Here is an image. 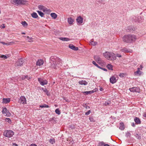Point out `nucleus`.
<instances>
[{
    "label": "nucleus",
    "instance_id": "43",
    "mask_svg": "<svg viewBox=\"0 0 146 146\" xmlns=\"http://www.w3.org/2000/svg\"><path fill=\"white\" fill-rule=\"evenodd\" d=\"M131 135V134L130 133L127 131L126 134V136L128 137H130Z\"/></svg>",
    "mask_w": 146,
    "mask_h": 146
},
{
    "label": "nucleus",
    "instance_id": "28",
    "mask_svg": "<svg viewBox=\"0 0 146 146\" xmlns=\"http://www.w3.org/2000/svg\"><path fill=\"white\" fill-rule=\"evenodd\" d=\"M113 66L110 64H108L107 66V68L110 70H113Z\"/></svg>",
    "mask_w": 146,
    "mask_h": 146
},
{
    "label": "nucleus",
    "instance_id": "24",
    "mask_svg": "<svg viewBox=\"0 0 146 146\" xmlns=\"http://www.w3.org/2000/svg\"><path fill=\"white\" fill-rule=\"evenodd\" d=\"M79 83L81 85H86L87 84L88 82L85 80H82L79 81Z\"/></svg>",
    "mask_w": 146,
    "mask_h": 146
},
{
    "label": "nucleus",
    "instance_id": "17",
    "mask_svg": "<svg viewBox=\"0 0 146 146\" xmlns=\"http://www.w3.org/2000/svg\"><path fill=\"white\" fill-rule=\"evenodd\" d=\"M68 46L70 48L73 50H78V47H75L72 44H70Z\"/></svg>",
    "mask_w": 146,
    "mask_h": 146
},
{
    "label": "nucleus",
    "instance_id": "7",
    "mask_svg": "<svg viewBox=\"0 0 146 146\" xmlns=\"http://www.w3.org/2000/svg\"><path fill=\"white\" fill-rule=\"evenodd\" d=\"M23 60L22 58L19 59L15 63V65L16 66H20L23 65Z\"/></svg>",
    "mask_w": 146,
    "mask_h": 146
},
{
    "label": "nucleus",
    "instance_id": "47",
    "mask_svg": "<svg viewBox=\"0 0 146 146\" xmlns=\"http://www.w3.org/2000/svg\"><path fill=\"white\" fill-rule=\"evenodd\" d=\"M116 56L117 57H121V55L120 54H116Z\"/></svg>",
    "mask_w": 146,
    "mask_h": 146
},
{
    "label": "nucleus",
    "instance_id": "2",
    "mask_svg": "<svg viewBox=\"0 0 146 146\" xmlns=\"http://www.w3.org/2000/svg\"><path fill=\"white\" fill-rule=\"evenodd\" d=\"M123 41L127 43H131L135 41L136 36L133 35L128 34L124 35L122 38Z\"/></svg>",
    "mask_w": 146,
    "mask_h": 146
},
{
    "label": "nucleus",
    "instance_id": "18",
    "mask_svg": "<svg viewBox=\"0 0 146 146\" xmlns=\"http://www.w3.org/2000/svg\"><path fill=\"white\" fill-rule=\"evenodd\" d=\"M43 64V61L41 59L38 60L36 62V65L37 66H40L42 65Z\"/></svg>",
    "mask_w": 146,
    "mask_h": 146
},
{
    "label": "nucleus",
    "instance_id": "15",
    "mask_svg": "<svg viewBox=\"0 0 146 146\" xmlns=\"http://www.w3.org/2000/svg\"><path fill=\"white\" fill-rule=\"evenodd\" d=\"M2 112L3 113L6 114V115L7 116H9L11 115L10 113H8V110H7L6 108H3Z\"/></svg>",
    "mask_w": 146,
    "mask_h": 146
},
{
    "label": "nucleus",
    "instance_id": "44",
    "mask_svg": "<svg viewBox=\"0 0 146 146\" xmlns=\"http://www.w3.org/2000/svg\"><path fill=\"white\" fill-rule=\"evenodd\" d=\"M90 113H91L90 110H89L88 111V112H87L85 113V115H89Z\"/></svg>",
    "mask_w": 146,
    "mask_h": 146
},
{
    "label": "nucleus",
    "instance_id": "4",
    "mask_svg": "<svg viewBox=\"0 0 146 146\" xmlns=\"http://www.w3.org/2000/svg\"><path fill=\"white\" fill-rule=\"evenodd\" d=\"M27 2V1H11V3L16 5H24Z\"/></svg>",
    "mask_w": 146,
    "mask_h": 146
},
{
    "label": "nucleus",
    "instance_id": "56",
    "mask_svg": "<svg viewBox=\"0 0 146 146\" xmlns=\"http://www.w3.org/2000/svg\"><path fill=\"white\" fill-rule=\"evenodd\" d=\"M70 127L72 129H73L74 128V125H72Z\"/></svg>",
    "mask_w": 146,
    "mask_h": 146
},
{
    "label": "nucleus",
    "instance_id": "48",
    "mask_svg": "<svg viewBox=\"0 0 146 146\" xmlns=\"http://www.w3.org/2000/svg\"><path fill=\"white\" fill-rule=\"evenodd\" d=\"M1 27L2 28H4L5 27V26L4 24H3L1 26Z\"/></svg>",
    "mask_w": 146,
    "mask_h": 146
},
{
    "label": "nucleus",
    "instance_id": "55",
    "mask_svg": "<svg viewBox=\"0 0 146 146\" xmlns=\"http://www.w3.org/2000/svg\"><path fill=\"white\" fill-rule=\"evenodd\" d=\"M109 104V103H108L107 102H106L105 103V105H106H106H108Z\"/></svg>",
    "mask_w": 146,
    "mask_h": 146
},
{
    "label": "nucleus",
    "instance_id": "6",
    "mask_svg": "<svg viewBox=\"0 0 146 146\" xmlns=\"http://www.w3.org/2000/svg\"><path fill=\"white\" fill-rule=\"evenodd\" d=\"M38 8L40 10H42L46 13L49 12L50 11V10L47 9L46 8L42 5H39L38 6Z\"/></svg>",
    "mask_w": 146,
    "mask_h": 146
},
{
    "label": "nucleus",
    "instance_id": "57",
    "mask_svg": "<svg viewBox=\"0 0 146 146\" xmlns=\"http://www.w3.org/2000/svg\"><path fill=\"white\" fill-rule=\"evenodd\" d=\"M104 146H110L108 144H105Z\"/></svg>",
    "mask_w": 146,
    "mask_h": 146
},
{
    "label": "nucleus",
    "instance_id": "35",
    "mask_svg": "<svg viewBox=\"0 0 146 146\" xmlns=\"http://www.w3.org/2000/svg\"><path fill=\"white\" fill-rule=\"evenodd\" d=\"M105 144L104 143L103 141L100 142L98 143V146H104Z\"/></svg>",
    "mask_w": 146,
    "mask_h": 146
},
{
    "label": "nucleus",
    "instance_id": "5",
    "mask_svg": "<svg viewBox=\"0 0 146 146\" xmlns=\"http://www.w3.org/2000/svg\"><path fill=\"white\" fill-rule=\"evenodd\" d=\"M13 132L11 130H7L4 131V135L8 137H11L14 135Z\"/></svg>",
    "mask_w": 146,
    "mask_h": 146
},
{
    "label": "nucleus",
    "instance_id": "10",
    "mask_svg": "<svg viewBox=\"0 0 146 146\" xmlns=\"http://www.w3.org/2000/svg\"><path fill=\"white\" fill-rule=\"evenodd\" d=\"M38 81L40 84L42 86L46 85L47 84V81L46 80L42 79L41 78H38Z\"/></svg>",
    "mask_w": 146,
    "mask_h": 146
},
{
    "label": "nucleus",
    "instance_id": "29",
    "mask_svg": "<svg viewBox=\"0 0 146 146\" xmlns=\"http://www.w3.org/2000/svg\"><path fill=\"white\" fill-rule=\"evenodd\" d=\"M21 24L24 27H27L28 25L27 23L25 21H22L21 22Z\"/></svg>",
    "mask_w": 146,
    "mask_h": 146
},
{
    "label": "nucleus",
    "instance_id": "42",
    "mask_svg": "<svg viewBox=\"0 0 146 146\" xmlns=\"http://www.w3.org/2000/svg\"><path fill=\"white\" fill-rule=\"evenodd\" d=\"M0 57L1 58H3L4 59H6L7 58L6 56L3 55L0 56Z\"/></svg>",
    "mask_w": 146,
    "mask_h": 146
},
{
    "label": "nucleus",
    "instance_id": "34",
    "mask_svg": "<svg viewBox=\"0 0 146 146\" xmlns=\"http://www.w3.org/2000/svg\"><path fill=\"white\" fill-rule=\"evenodd\" d=\"M140 19L141 17H135L134 20L135 21L139 22L140 21Z\"/></svg>",
    "mask_w": 146,
    "mask_h": 146
},
{
    "label": "nucleus",
    "instance_id": "33",
    "mask_svg": "<svg viewBox=\"0 0 146 146\" xmlns=\"http://www.w3.org/2000/svg\"><path fill=\"white\" fill-rule=\"evenodd\" d=\"M31 78H32L30 76L28 77V76L26 75V76H23L22 77V79L23 80H24V79H25L26 78H27L28 80H29V79Z\"/></svg>",
    "mask_w": 146,
    "mask_h": 146
},
{
    "label": "nucleus",
    "instance_id": "45",
    "mask_svg": "<svg viewBox=\"0 0 146 146\" xmlns=\"http://www.w3.org/2000/svg\"><path fill=\"white\" fill-rule=\"evenodd\" d=\"M92 63L93 64H94L95 66H98V65L96 63V62L94 61H93L92 62Z\"/></svg>",
    "mask_w": 146,
    "mask_h": 146
},
{
    "label": "nucleus",
    "instance_id": "37",
    "mask_svg": "<svg viewBox=\"0 0 146 146\" xmlns=\"http://www.w3.org/2000/svg\"><path fill=\"white\" fill-rule=\"evenodd\" d=\"M49 142L52 144H53L55 142V140L54 139H50Z\"/></svg>",
    "mask_w": 146,
    "mask_h": 146
},
{
    "label": "nucleus",
    "instance_id": "36",
    "mask_svg": "<svg viewBox=\"0 0 146 146\" xmlns=\"http://www.w3.org/2000/svg\"><path fill=\"white\" fill-rule=\"evenodd\" d=\"M37 12L40 16H41V17H43L44 15V14L43 13L41 12L40 11H37Z\"/></svg>",
    "mask_w": 146,
    "mask_h": 146
},
{
    "label": "nucleus",
    "instance_id": "32",
    "mask_svg": "<svg viewBox=\"0 0 146 146\" xmlns=\"http://www.w3.org/2000/svg\"><path fill=\"white\" fill-rule=\"evenodd\" d=\"M42 90L44 92L47 96H49L50 94L48 90L46 89H44L42 88Z\"/></svg>",
    "mask_w": 146,
    "mask_h": 146
},
{
    "label": "nucleus",
    "instance_id": "53",
    "mask_svg": "<svg viewBox=\"0 0 146 146\" xmlns=\"http://www.w3.org/2000/svg\"><path fill=\"white\" fill-rule=\"evenodd\" d=\"M30 146H37L35 144H31L30 145Z\"/></svg>",
    "mask_w": 146,
    "mask_h": 146
},
{
    "label": "nucleus",
    "instance_id": "30",
    "mask_svg": "<svg viewBox=\"0 0 146 146\" xmlns=\"http://www.w3.org/2000/svg\"><path fill=\"white\" fill-rule=\"evenodd\" d=\"M50 16L54 19H55L57 17V15L54 13H51Z\"/></svg>",
    "mask_w": 146,
    "mask_h": 146
},
{
    "label": "nucleus",
    "instance_id": "61",
    "mask_svg": "<svg viewBox=\"0 0 146 146\" xmlns=\"http://www.w3.org/2000/svg\"><path fill=\"white\" fill-rule=\"evenodd\" d=\"M86 109L90 108V107H89V106H88V107H86Z\"/></svg>",
    "mask_w": 146,
    "mask_h": 146
},
{
    "label": "nucleus",
    "instance_id": "11",
    "mask_svg": "<svg viewBox=\"0 0 146 146\" xmlns=\"http://www.w3.org/2000/svg\"><path fill=\"white\" fill-rule=\"evenodd\" d=\"M121 51L124 53L130 52L131 53L132 52V50L130 49H128L125 48H123L121 49Z\"/></svg>",
    "mask_w": 146,
    "mask_h": 146
},
{
    "label": "nucleus",
    "instance_id": "27",
    "mask_svg": "<svg viewBox=\"0 0 146 146\" xmlns=\"http://www.w3.org/2000/svg\"><path fill=\"white\" fill-rule=\"evenodd\" d=\"M134 120L135 121V122L137 124H139L140 123V122H141L140 120L139 119L138 117H135L134 119Z\"/></svg>",
    "mask_w": 146,
    "mask_h": 146
},
{
    "label": "nucleus",
    "instance_id": "14",
    "mask_svg": "<svg viewBox=\"0 0 146 146\" xmlns=\"http://www.w3.org/2000/svg\"><path fill=\"white\" fill-rule=\"evenodd\" d=\"M76 21L78 24H81L83 22V19L81 16L78 17L76 19Z\"/></svg>",
    "mask_w": 146,
    "mask_h": 146
},
{
    "label": "nucleus",
    "instance_id": "41",
    "mask_svg": "<svg viewBox=\"0 0 146 146\" xmlns=\"http://www.w3.org/2000/svg\"><path fill=\"white\" fill-rule=\"evenodd\" d=\"M0 42L2 44H5V45H10L11 43V42H10L9 43H5L3 42Z\"/></svg>",
    "mask_w": 146,
    "mask_h": 146
},
{
    "label": "nucleus",
    "instance_id": "12",
    "mask_svg": "<svg viewBox=\"0 0 146 146\" xmlns=\"http://www.w3.org/2000/svg\"><path fill=\"white\" fill-rule=\"evenodd\" d=\"M97 89L96 88H95L94 90H92L88 91L83 92H82V93L85 95H87L88 94H92V93H94V92H96V90Z\"/></svg>",
    "mask_w": 146,
    "mask_h": 146
},
{
    "label": "nucleus",
    "instance_id": "20",
    "mask_svg": "<svg viewBox=\"0 0 146 146\" xmlns=\"http://www.w3.org/2000/svg\"><path fill=\"white\" fill-rule=\"evenodd\" d=\"M10 101L9 98H3V102L5 104H7L9 103Z\"/></svg>",
    "mask_w": 146,
    "mask_h": 146
},
{
    "label": "nucleus",
    "instance_id": "8",
    "mask_svg": "<svg viewBox=\"0 0 146 146\" xmlns=\"http://www.w3.org/2000/svg\"><path fill=\"white\" fill-rule=\"evenodd\" d=\"M18 102L20 104H25L26 103V98L24 96H21L18 101Z\"/></svg>",
    "mask_w": 146,
    "mask_h": 146
},
{
    "label": "nucleus",
    "instance_id": "26",
    "mask_svg": "<svg viewBox=\"0 0 146 146\" xmlns=\"http://www.w3.org/2000/svg\"><path fill=\"white\" fill-rule=\"evenodd\" d=\"M90 43L93 46H95L97 44V42H96L94 41L93 39L91 40L90 42Z\"/></svg>",
    "mask_w": 146,
    "mask_h": 146
},
{
    "label": "nucleus",
    "instance_id": "31",
    "mask_svg": "<svg viewBox=\"0 0 146 146\" xmlns=\"http://www.w3.org/2000/svg\"><path fill=\"white\" fill-rule=\"evenodd\" d=\"M31 15L32 17L34 18H36L38 17L37 13L35 12L31 14Z\"/></svg>",
    "mask_w": 146,
    "mask_h": 146
},
{
    "label": "nucleus",
    "instance_id": "3",
    "mask_svg": "<svg viewBox=\"0 0 146 146\" xmlns=\"http://www.w3.org/2000/svg\"><path fill=\"white\" fill-rule=\"evenodd\" d=\"M104 56L108 60H114L116 59L115 54L112 52H106L103 53Z\"/></svg>",
    "mask_w": 146,
    "mask_h": 146
},
{
    "label": "nucleus",
    "instance_id": "25",
    "mask_svg": "<svg viewBox=\"0 0 146 146\" xmlns=\"http://www.w3.org/2000/svg\"><path fill=\"white\" fill-rule=\"evenodd\" d=\"M119 129L121 130H123L124 129V124L123 123H121L119 124Z\"/></svg>",
    "mask_w": 146,
    "mask_h": 146
},
{
    "label": "nucleus",
    "instance_id": "54",
    "mask_svg": "<svg viewBox=\"0 0 146 146\" xmlns=\"http://www.w3.org/2000/svg\"><path fill=\"white\" fill-rule=\"evenodd\" d=\"M143 116L144 117H146V113H143Z\"/></svg>",
    "mask_w": 146,
    "mask_h": 146
},
{
    "label": "nucleus",
    "instance_id": "58",
    "mask_svg": "<svg viewBox=\"0 0 146 146\" xmlns=\"http://www.w3.org/2000/svg\"><path fill=\"white\" fill-rule=\"evenodd\" d=\"M100 91H103V88H101L100 89Z\"/></svg>",
    "mask_w": 146,
    "mask_h": 146
},
{
    "label": "nucleus",
    "instance_id": "60",
    "mask_svg": "<svg viewBox=\"0 0 146 146\" xmlns=\"http://www.w3.org/2000/svg\"><path fill=\"white\" fill-rule=\"evenodd\" d=\"M21 33H22V34H23V35L25 34V33H24V32H23Z\"/></svg>",
    "mask_w": 146,
    "mask_h": 146
},
{
    "label": "nucleus",
    "instance_id": "52",
    "mask_svg": "<svg viewBox=\"0 0 146 146\" xmlns=\"http://www.w3.org/2000/svg\"><path fill=\"white\" fill-rule=\"evenodd\" d=\"M12 144H13V145H15V146H18V145L17 144H16V143H13Z\"/></svg>",
    "mask_w": 146,
    "mask_h": 146
},
{
    "label": "nucleus",
    "instance_id": "40",
    "mask_svg": "<svg viewBox=\"0 0 146 146\" xmlns=\"http://www.w3.org/2000/svg\"><path fill=\"white\" fill-rule=\"evenodd\" d=\"M55 112L58 115H60V111L58 109H57L55 110Z\"/></svg>",
    "mask_w": 146,
    "mask_h": 146
},
{
    "label": "nucleus",
    "instance_id": "59",
    "mask_svg": "<svg viewBox=\"0 0 146 146\" xmlns=\"http://www.w3.org/2000/svg\"><path fill=\"white\" fill-rule=\"evenodd\" d=\"M97 67H98V68H100L101 69V68L102 67H101L100 66H99L98 65V66H97Z\"/></svg>",
    "mask_w": 146,
    "mask_h": 146
},
{
    "label": "nucleus",
    "instance_id": "22",
    "mask_svg": "<svg viewBox=\"0 0 146 146\" xmlns=\"http://www.w3.org/2000/svg\"><path fill=\"white\" fill-rule=\"evenodd\" d=\"M24 37H26L25 38L26 40H27L29 42H32L33 41V38L31 37H30L29 36H24Z\"/></svg>",
    "mask_w": 146,
    "mask_h": 146
},
{
    "label": "nucleus",
    "instance_id": "9",
    "mask_svg": "<svg viewBox=\"0 0 146 146\" xmlns=\"http://www.w3.org/2000/svg\"><path fill=\"white\" fill-rule=\"evenodd\" d=\"M129 90L131 92H140V89L138 87H133L129 88Z\"/></svg>",
    "mask_w": 146,
    "mask_h": 146
},
{
    "label": "nucleus",
    "instance_id": "13",
    "mask_svg": "<svg viewBox=\"0 0 146 146\" xmlns=\"http://www.w3.org/2000/svg\"><path fill=\"white\" fill-rule=\"evenodd\" d=\"M95 60L98 63H100L102 62L101 59L98 56H94Z\"/></svg>",
    "mask_w": 146,
    "mask_h": 146
},
{
    "label": "nucleus",
    "instance_id": "46",
    "mask_svg": "<svg viewBox=\"0 0 146 146\" xmlns=\"http://www.w3.org/2000/svg\"><path fill=\"white\" fill-rule=\"evenodd\" d=\"M89 119L91 121L93 122L94 121V119L92 117H90L89 118Z\"/></svg>",
    "mask_w": 146,
    "mask_h": 146
},
{
    "label": "nucleus",
    "instance_id": "62",
    "mask_svg": "<svg viewBox=\"0 0 146 146\" xmlns=\"http://www.w3.org/2000/svg\"><path fill=\"white\" fill-rule=\"evenodd\" d=\"M139 138H139V137H138V139H139Z\"/></svg>",
    "mask_w": 146,
    "mask_h": 146
},
{
    "label": "nucleus",
    "instance_id": "23",
    "mask_svg": "<svg viewBox=\"0 0 146 146\" xmlns=\"http://www.w3.org/2000/svg\"><path fill=\"white\" fill-rule=\"evenodd\" d=\"M59 39L62 40L64 41H68L70 40L71 39L68 38L66 37H60L59 38Z\"/></svg>",
    "mask_w": 146,
    "mask_h": 146
},
{
    "label": "nucleus",
    "instance_id": "16",
    "mask_svg": "<svg viewBox=\"0 0 146 146\" xmlns=\"http://www.w3.org/2000/svg\"><path fill=\"white\" fill-rule=\"evenodd\" d=\"M110 82L112 84L115 83L117 82L115 77L114 76L111 77L110 79Z\"/></svg>",
    "mask_w": 146,
    "mask_h": 146
},
{
    "label": "nucleus",
    "instance_id": "21",
    "mask_svg": "<svg viewBox=\"0 0 146 146\" xmlns=\"http://www.w3.org/2000/svg\"><path fill=\"white\" fill-rule=\"evenodd\" d=\"M137 69V71L136 72H135L134 73V74H135V75H140L141 74L142 72H141L140 71V68H138Z\"/></svg>",
    "mask_w": 146,
    "mask_h": 146
},
{
    "label": "nucleus",
    "instance_id": "51",
    "mask_svg": "<svg viewBox=\"0 0 146 146\" xmlns=\"http://www.w3.org/2000/svg\"><path fill=\"white\" fill-rule=\"evenodd\" d=\"M143 68V67L142 65H140L139 68H140V69H141V70H142V68Z\"/></svg>",
    "mask_w": 146,
    "mask_h": 146
},
{
    "label": "nucleus",
    "instance_id": "39",
    "mask_svg": "<svg viewBox=\"0 0 146 146\" xmlns=\"http://www.w3.org/2000/svg\"><path fill=\"white\" fill-rule=\"evenodd\" d=\"M5 121L9 123H11V120L9 118H6L5 119Z\"/></svg>",
    "mask_w": 146,
    "mask_h": 146
},
{
    "label": "nucleus",
    "instance_id": "49",
    "mask_svg": "<svg viewBox=\"0 0 146 146\" xmlns=\"http://www.w3.org/2000/svg\"><path fill=\"white\" fill-rule=\"evenodd\" d=\"M119 76L121 77H123V74H120Z\"/></svg>",
    "mask_w": 146,
    "mask_h": 146
},
{
    "label": "nucleus",
    "instance_id": "50",
    "mask_svg": "<svg viewBox=\"0 0 146 146\" xmlns=\"http://www.w3.org/2000/svg\"><path fill=\"white\" fill-rule=\"evenodd\" d=\"M101 69L103 70H104V71H107V69H106V68H101Z\"/></svg>",
    "mask_w": 146,
    "mask_h": 146
},
{
    "label": "nucleus",
    "instance_id": "1",
    "mask_svg": "<svg viewBox=\"0 0 146 146\" xmlns=\"http://www.w3.org/2000/svg\"><path fill=\"white\" fill-rule=\"evenodd\" d=\"M50 63L51 66L54 69H57L60 67V59L56 56H52L50 58Z\"/></svg>",
    "mask_w": 146,
    "mask_h": 146
},
{
    "label": "nucleus",
    "instance_id": "38",
    "mask_svg": "<svg viewBox=\"0 0 146 146\" xmlns=\"http://www.w3.org/2000/svg\"><path fill=\"white\" fill-rule=\"evenodd\" d=\"M40 107L41 108H48L49 107V106L47 105H46V104H43V105H40Z\"/></svg>",
    "mask_w": 146,
    "mask_h": 146
},
{
    "label": "nucleus",
    "instance_id": "19",
    "mask_svg": "<svg viewBox=\"0 0 146 146\" xmlns=\"http://www.w3.org/2000/svg\"><path fill=\"white\" fill-rule=\"evenodd\" d=\"M74 22V19L71 17H69L68 18V22L69 24L72 25L73 24Z\"/></svg>",
    "mask_w": 146,
    "mask_h": 146
}]
</instances>
